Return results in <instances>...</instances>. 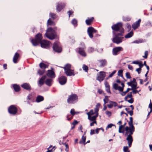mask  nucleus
<instances>
[{"label": "nucleus", "instance_id": "1", "mask_svg": "<svg viewBox=\"0 0 152 152\" xmlns=\"http://www.w3.org/2000/svg\"><path fill=\"white\" fill-rule=\"evenodd\" d=\"M42 34L39 33L36 35L35 38L32 39L31 42L34 46H37L40 43L42 47L45 48H48L50 44V42L46 40H42Z\"/></svg>", "mask_w": 152, "mask_h": 152}, {"label": "nucleus", "instance_id": "2", "mask_svg": "<svg viewBox=\"0 0 152 152\" xmlns=\"http://www.w3.org/2000/svg\"><path fill=\"white\" fill-rule=\"evenodd\" d=\"M56 28L53 29L51 28H49L47 29L45 34V36L50 39H53L57 36L56 31Z\"/></svg>", "mask_w": 152, "mask_h": 152}, {"label": "nucleus", "instance_id": "3", "mask_svg": "<svg viewBox=\"0 0 152 152\" xmlns=\"http://www.w3.org/2000/svg\"><path fill=\"white\" fill-rule=\"evenodd\" d=\"M113 33L115 35L112 39L113 42L117 44L121 43L124 39L123 37L124 33L120 32L118 34H115L113 32Z\"/></svg>", "mask_w": 152, "mask_h": 152}, {"label": "nucleus", "instance_id": "4", "mask_svg": "<svg viewBox=\"0 0 152 152\" xmlns=\"http://www.w3.org/2000/svg\"><path fill=\"white\" fill-rule=\"evenodd\" d=\"M64 69L65 72L67 76H74L75 74L74 70L71 69V65L69 64H66L63 67Z\"/></svg>", "mask_w": 152, "mask_h": 152}, {"label": "nucleus", "instance_id": "5", "mask_svg": "<svg viewBox=\"0 0 152 152\" xmlns=\"http://www.w3.org/2000/svg\"><path fill=\"white\" fill-rule=\"evenodd\" d=\"M134 132H125L124 135L127 137L126 140L128 141V144L129 147H131L132 146V143L133 141V138L132 135L133 134Z\"/></svg>", "mask_w": 152, "mask_h": 152}, {"label": "nucleus", "instance_id": "6", "mask_svg": "<svg viewBox=\"0 0 152 152\" xmlns=\"http://www.w3.org/2000/svg\"><path fill=\"white\" fill-rule=\"evenodd\" d=\"M78 101V96L76 94H72L68 96L67 102L69 104H74Z\"/></svg>", "mask_w": 152, "mask_h": 152}, {"label": "nucleus", "instance_id": "7", "mask_svg": "<svg viewBox=\"0 0 152 152\" xmlns=\"http://www.w3.org/2000/svg\"><path fill=\"white\" fill-rule=\"evenodd\" d=\"M112 28L115 31L124 33V29L122 28V24L121 23H118L116 24L113 25L112 26Z\"/></svg>", "mask_w": 152, "mask_h": 152}, {"label": "nucleus", "instance_id": "8", "mask_svg": "<svg viewBox=\"0 0 152 152\" xmlns=\"http://www.w3.org/2000/svg\"><path fill=\"white\" fill-rule=\"evenodd\" d=\"M53 48L54 51L58 53H60L62 50L61 46L58 42H55L53 44Z\"/></svg>", "mask_w": 152, "mask_h": 152}, {"label": "nucleus", "instance_id": "9", "mask_svg": "<svg viewBox=\"0 0 152 152\" xmlns=\"http://www.w3.org/2000/svg\"><path fill=\"white\" fill-rule=\"evenodd\" d=\"M123 48L121 47H117L113 49L112 53L113 55L116 56L119 54L121 51L123 50Z\"/></svg>", "mask_w": 152, "mask_h": 152}, {"label": "nucleus", "instance_id": "10", "mask_svg": "<svg viewBox=\"0 0 152 152\" xmlns=\"http://www.w3.org/2000/svg\"><path fill=\"white\" fill-rule=\"evenodd\" d=\"M81 44L82 46H83V48H79L78 49H77V50H78V52L80 55L83 56L85 57L86 56V54L84 51V50L86 48V47L83 43H81Z\"/></svg>", "mask_w": 152, "mask_h": 152}, {"label": "nucleus", "instance_id": "11", "mask_svg": "<svg viewBox=\"0 0 152 152\" xmlns=\"http://www.w3.org/2000/svg\"><path fill=\"white\" fill-rule=\"evenodd\" d=\"M132 97V92H130L125 97L124 100L129 103L132 104L134 102V99Z\"/></svg>", "mask_w": 152, "mask_h": 152}, {"label": "nucleus", "instance_id": "12", "mask_svg": "<svg viewBox=\"0 0 152 152\" xmlns=\"http://www.w3.org/2000/svg\"><path fill=\"white\" fill-rule=\"evenodd\" d=\"M128 124L129 127L126 126L125 127V132H134L135 131V128L134 126L133 125V122L129 121Z\"/></svg>", "mask_w": 152, "mask_h": 152}, {"label": "nucleus", "instance_id": "13", "mask_svg": "<svg viewBox=\"0 0 152 152\" xmlns=\"http://www.w3.org/2000/svg\"><path fill=\"white\" fill-rule=\"evenodd\" d=\"M105 77V73L104 72H100L99 74L97 75V80L99 81L103 80Z\"/></svg>", "mask_w": 152, "mask_h": 152}, {"label": "nucleus", "instance_id": "14", "mask_svg": "<svg viewBox=\"0 0 152 152\" xmlns=\"http://www.w3.org/2000/svg\"><path fill=\"white\" fill-rule=\"evenodd\" d=\"M87 31L90 37L91 38L93 37V33L97 32V31L92 27H89L88 28Z\"/></svg>", "mask_w": 152, "mask_h": 152}, {"label": "nucleus", "instance_id": "15", "mask_svg": "<svg viewBox=\"0 0 152 152\" xmlns=\"http://www.w3.org/2000/svg\"><path fill=\"white\" fill-rule=\"evenodd\" d=\"M71 115H68L67 116V118L68 121H70L73 118V116L76 114H78L79 112H75V110L74 109H71L70 111Z\"/></svg>", "mask_w": 152, "mask_h": 152}, {"label": "nucleus", "instance_id": "16", "mask_svg": "<svg viewBox=\"0 0 152 152\" xmlns=\"http://www.w3.org/2000/svg\"><path fill=\"white\" fill-rule=\"evenodd\" d=\"M9 113L12 115L15 114L17 112V108L14 105H11L8 108Z\"/></svg>", "mask_w": 152, "mask_h": 152}, {"label": "nucleus", "instance_id": "17", "mask_svg": "<svg viewBox=\"0 0 152 152\" xmlns=\"http://www.w3.org/2000/svg\"><path fill=\"white\" fill-rule=\"evenodd\" d=\"M121 85L122 87L119 86L117 84L115 83L113 84V87L115 90H118L120 91H122L124 90V83H121Z\"/></svg>", "mask_w": 152, "mask_h": 152}, {"label": "nucleus", "instance_id": "18", "mask_svg": "<svg viewBox=\"0 0 152 152\" xmlns=\"http://www.w3.org/2000/svg\"><path fill=\"white\" fill-rule=\"evenodd\" d=\"M58 81L59 83L62 85L65 84L67 81V78L66 77L64 76H62L58 79Z\"/></svg>", "mask_w": 152, "mask_h": 152}, {"label": "nucleus", "instance_id": "19", "mask_svg": "<svg viewBox=\"0 0 152 152\" xmlns=\"http://www.w3.org/2000/svg\"><path fill=\"white\" fill-rule=\"evenodd\" d=\"M141 21V20L139 19L138 21L132 25V28L134 30H135L139 27Z\"/></svg>", "mask_w": 152, "mask_h": 152}, {"label": "nucleus", "instance_id": "20", "mask_svg": "<svg viewBox=\"0 0 152 152\" xmlns=\"http://www.w3.org/2000/svg\"><path fill=\"white\" fill-rule=\"evenodd\" d=\"M65 6V4L64 3H58L56 6V10L59 12L63 9Z\"/></svg>", "mask_w": 152, "mask_h": 152}, {"label": "nucleus", "instance_id": "21", "mask_svg": "<svg viewBox=\"0 0 152 152\" xmlns=\"http://www.w3.org/2000/svg\"><path fill=\"white\" fill-rule=\"evenodd\" d=\"M99 62L100 64V66L101 67H104L107 64V61L106 59H102L99 60Z\"/></svg>", "mask_w": 152, "mask_h": 152}, {"label": "nucleus", "instance_id": "22", "mask_svg": "<svg viewBox=\"0 0 152 152\" xmlns=\"http://www.w3.org/2000/svg\"><path fill=\"white\" fill-rule=\"evenodd\" d=\"M126 123H125L124 125L120 126L118 132L120 133L124 134L125 133V126L126 125Z\"/></svg>", "mask_w": 152, "mask_h": 152}, {"label": "nucleus", "instance_id": "23", "mask_svg": "<svg viewBox=\"0 0 152 152\" xmlns=\"http://www.w3.org/2000/svg\"><path fill=\"white\" fill-rule=\"evenodd\" d=\"M46 77V76L44 75L39 79L38 82V85L40 86H41L43 84Z\"/></svg>", "mask_w": 152, "mask_h": 152}, {"label": "nucleus", "instance_id": "24", "mask_svg": "<svg viewBox=\"0 0 152 152\" xmlns=\"http://www.w3.org/2000/svg\"><path fill=\"white\" fill-rule=\"evenodd\" d=\"M47 76L51 78H54L55 77L54 72L51 70H48L47 73Z\"/></svg>", "mask_w": 152, "mask_h": 152}, {"label": "nucleus", "instance_id": "25", "mask_svg": "<svg viewBox=\"0 0 152 152\" xmlns=\"http://www.w3.org/2000/svg\"><path fill=\"white\" fill-rule=\"evenodd\" d=\"M21 87L23 88L30 90L31 89V87L29 84L27 83H24L21 86Z\"/></svg>", "mask_w": 152, "mask_h": 152}, {"label": "nucleus", "instance_id": "26", "mask_svg": "<svg viewBox=\"0 0 152 152\" xmlns=\"http://www.w3.org/2000/svg\"><path fill=\"white\" fill-rule=\"evenodd\" d=\"M19 57V54L17 53H15L14 55L13 59V61L14 63H16L17 62Z\"/></svg>", "mask_w": 152, "mask_h": 152}, {"label": "nucleus", "instance_id": "27", "mask_svg": "<svg viewBox=\"0 0 152 152\" xmlns=\"http://www.w3.org/2000/svg\"><path fill=\"white\" fill-rule=\"evenodd\" d=\"M97 116L98 114L96 115H94L92 116L89 115H88V118L89 120L91 121H96V119Z\"/></svg>", "mask_w": 152, "mask_h": 152}, {"label": "nucleus", "instance_id": "28", "mask_svg": "<svg viewBox=\"0 0 152 152\" xmlns=\"http://www.w3.org/2000/svg\"><path fill=\"white\" fill-rule=\"evenodd\" d=\"M40 67L42 69H45L48 67V65L43 63H41L39 64Z\"/></svg>", "mask_w": 152, "mask_h": 152}, {"label": "nucleus", "instance_id": "29", "mask_svg": "<svg viewBox=\"0 0 152 152\" xmlns=\"http://www.w3.org/2000/svg\"><path fill=\"white\" fill-rule=\"evenodd\" d=\"M43 97L41 96H38L36 98V101L37 102H39L44 100Z\"/></svg>", "mask_w": 152, "mask_h": 152}, {"label": "nucleus", "instance_id": "30", "mask_svg": "<svg viewBox=\"0 0 152 152\" xmlns=\"http://www.w3.org/2000/svg\"><path fill=\"white\" fill-rule=\"evenodd\" d=\"M52 80L51 79L49 78L46 80L45 81L46 84L48 86H50L52 85Z\"/></svg>", "mask_w": 152, "mask_h": 152}, {"label": "nucleus", "instance_id": "31", "mask_svg": "<svg viewBox=\"0 0 152 152\" xmlns=\"http://www.w3.org/2000/svg\"><path fill=\"white\" fill-rule=\"evenodd\" d=\"M133 35V32L132 31H131L130 32L127 34L125 36V38L127 39L132 37Z\"/></svg>", "mask_w": 152, "mask_h": 152}, {"label": "nucleus", "instance_id": "32", "mask_svg": "<svg viewBox=\"0 0 152 152\" xmlns=\"http://www.w3.org/2000/svg\"><path fill=\"white\" fill-rule=\"evenodd\" d=\"M13 87L15 91L16 92L19 91L20 90V86L16 84H14L13 86Z\"/></svg>", "mask_w": 152, "mask_h": 152}, {"label": "nucleus", "instance_id": "33", "mask_svg": "<svg viewBox=\"0 0 152 152\" xmlns=\"http://www.w3.org/2000/svg\"><path fill=\"white\" fill-rule=\"evenodd\" d=\"M93 19L94 18L92 17L91 18L86 20V24L88 25H90L91 24Z\"/></svg>", "mask_w": 152, "mask_h": 152}, {"label": "nucleus", "instance_id": "34", "mask_svg": "<svg viewBox=\"0 0 152 152\" xmlns=\"http://www.w3.org/2000/svg\"><path fill=\"white\" fill-rule=\"evenodd\" d=\"M55 23L53 21L51 20L50 19H49L47 22V25L54 26L55 25Z\"/></svg>", "mask_w": 152, "mask_h": 152}, {"label": "nucleus", "instance_id": "35", "mask_svg": "<svg viewBox=\"0 0 152 152\" xmlns=\"http://www.w3.org/2000/svg\"><path fill=\"white\" fill-rule=\"evenodd\" d=\"M123 70L122 69H120L118 70V75L122 77L123 79H124V77L123 75Z\"/></svg>", "mask_w": 152, "mask_h": 152}, {"label": "nucleus", "instance_id": "36", "mask_svg": "<svg viewBox=\"0 0 152 152\" xmlns=\"http://www.w3.org/2000/svg\"><path fill=\"white\" fill-rule=\"evenodd\" d=\"M86 140V137L83 136L82 137L81 140L80 142V143H83L84 145H85L86 144V143H85Z\"/></svg>", "mask_w": 152, "mask_h": 152}, {"label": "nucleus", "instance_id": "37", "mask_svg": "<svg viewBox=\"0 0 152 152\" xmlns=\"http://www.w3.org/2000/svg\"><path fill=\"white\" fill-rule=\"evenodd\" d=\"M124 152H130L129 148L127 146H125L123 147Z\"/></svg>", "mask_w": 152, "mask_h": 152}, {"label": "nucleus", "instance_id": "38", "mask_svg": "<svg viewBox=\"0 0 152 152\" xmlns=\"http://www.w3.org/2000/svg\"><path fill=\"white\" fill-rule=\"evenodd\" d=\"M45 72V69H42V70H39L38 71V73L39 75H42Z\"/></svg>", "mask_w": 152, "mask_h": 152}, {"label": "nucleus", "instance_id": "39", "mask_svg": "<svg viewBox=\"0 0 152 152\" xmlns=\"http://www.w3.org/2000/svg\"><path fill=\"white\" fill-rule=\"evenodd\" d=\"M104 105H105V104L107 103L108 102V96H105L104 98Z\"/></svg>", "mask_w": 152, "mask_h": 152}, {"label": "nucleus", "instance_id": "40", "mask_svg": "<svg viewBox=\"0 0 152 152\" xmlns=\"http://www.w3.org/2000/svg\"><path fill=\"white\" fill-rule=\"evenodd\" d=\"M83 69L86 72H87L88 70V68L87 66L85 64H83Z\"/></svg>", "mask_w": 152, "mask_h": 152}, {"label": "nucleus", "instance_id": "41", "mask_svg": "<svg viewBox=\"0 0 152 152\" xmlns=\"http://www.w3.org/2000/svg\"><path fill=\"white\" fill-rule=\"evenodd\" d=\"M50 17L53 19H55L57 17L56 15L54 13H50Z\"/></svg>", "mask_w": 152, "mask_h": 152}, {"label": "nucleus", "instance_id": "42", "mask_svg": "<svg viewBox=\"0 0 152 152\" xmlns=\"http://www.w3.org/2000/svg\"><path fill=\"white\" fill-rule=\"evenodd\" d=\"M95 113H94L93 110H91L89 112L87 113V114L88 115L91 116L94 114Z\"/></svg>", "mask_w": 152, "mask_h": 152}, {"label": "nucleus", "instance_id": "43", "mask_svg": "<svg viewBox=\"0 0 152 152\" xmlns=\"http://www.w3.org/2000/svg\"><path fill=\"white\" fill-rule=\"evenodd\" d=\"M77 21L75 19H73L72 21V23L75 26L77 25Z\"/></svg>", "mask_w": 152, "mask_h": 152}, {"label": "nucleus", "instance_id": "44", "mask_svg": "<svg viewBox=\"0 0 152 152\" xmlns=\"http://www.w3.org/2000/svg\"><path fill=\"white\" fill-rule=\"evenodd\" d=\"M110 102L111 104L113 107L114 106V107H115L118 106L117 103L115 102L110 101Z\"/></svg>", "mask_w": 152, "mask_h": 152}, {"label": "nucleus", "instance_id": "45", "mask_svg": "<svg viewBox=\"0 0 152 152\" xmlns=\"http://www.w3.org/2000/svg\"><path fill=\"white\" fill-rule=\"evenodd\" d=\"M131 19V18L129 17H124L123 18V20L124 21H129Z\"/></svg>", "mask_w": 152, "mask_h": 152}, {"label": "nucleus", "instance_id": "46", "mask_svg": "<svg viewBox=\"0 0 152 152\" xmlns=\"http://www.w3.org/2000/svg\"><path fill=\"white\" fill-rule=\"evenodd\" d=\"M126 28L128 29V31H129L131 30V26L129 24L127 23L126 24Z\"/></svg>", "mask_w": 152, "mask_h": 152}, {"label": "nucleus", "instance_id": "47", "mask_svg": "<svg viewBox=\"0 0 152 152\" xmlns=\"http://www.w3.org/2000/svg\"><path fill=\"white\" fill-rule=\"evenodd\" d=\"M106 114L109 117H110L112 114V113L109 111H107L105 112Z\"/></svg>", "mask_w": 152, "mask_h": 152}, {"label": "nucleus", "instance_id": "48", "mask_svg": "<svg viewBox=\"0 0 152 152\" xmlns=\"http://www.w3.org/2000/svg\"><path fill=\"white\" fill-rule=\"evenodd\" d=\"M94 50L93 48L91 47H89L88 48V52L89 53L92 52Z\"/></svg>", "mask_w": 152, "mask_h": 152}, {"label": "nucleus", "instance_id": "49", "mask_svg": "<svg viewBox=\"0 0 152 152\" xmlns=\"http://www.w3.org/2000/svg\"><path fill=\"white\" fill-rule=\"evenodd\" d=\"M116 72V71L115 70L111 74H110L109 76L108 77V78L111 77L113 76V75Z\"/></svg>", "mask_w": 152, "mask_h": 152}, {"label": "nucleus", "instance_id": "50", "mask_svg": "<svg viewBox=\"0 0 152 152\" xmlns=\"http://www.w3.org/2000/svg\"><path fill=\"white\" fill-rule=\"evenodd\" d=\"M137 83H132V89H137Z\"/></svg>", "mask_w": 152, "mask_h": 152}, {"label": "nucleus", "instance_id": "51", "mask_svg": "<svg viewBox=\"0 0 152 152\" xmlns=\"http://www.w3.org/2000/svg\"><path fill=\"white\" fill-rule=\"evenodd\" d=\"M65 146V147H66L65 148V151L66 152H68L69 151V146L67 144H66V143H64L63 144Z\"/></svg>", "mask_w": 152, "mask_h": 152}, {"label": "nucleus", "instance_id": "52", "mask_svg": "<svg viewBox=\"0 0 152 152\" xmlns=\"http://www.w3.org/2000/svg\"><path fill=\"white\" fill-rule=\"evenodd\" d=\"M148 55V51H145V56H143V57L145 58H147Z\"/></svg>", "mask_w": 152, "mask_h": 152}, {"label": "nucleus", "instance_id": "53", "mask_svg": "<svg viewBox=\"0 0 152 152\" xmlns=\"http://www.w3.org/2000/svg\"><path fill=\"white\" fill-rule=\"evenodd\" d=\"M126 78H127L130 79L131 78L130 73L129 72H127L126 73Z\"/></svg>", "mask_w": 152, "mask_h": 152}, {"label": "nucleus", "instance_id": "54", "mask_svg": "<svg viewBox=\"0 0 152 152\" xmlns=\"http://www.w3.org/2000/svg\"><path fill=\"white\" fill-rule=\"evenodd\" d=\"M114 126V125L113 124H110L107 125V126L106 127V129H109V128H111L113 126Z\"/></svg>", "mask_w": 152, "mask_h": 152}, {"label": "nucleus", "instance_id": "55", "mask_svg": "<svg viewBox=\"0 0 152 152\" xmlns=\"http://www.w3.org/2000/svg\"><path fill=\"white\" fill-rule=\"evenodd\" d=\"M132 93H133V94H135L137 93H138L139 91L136 90V89H132Z\"/></svg>", "mask_w": 152, "mask_h": 152}, {"label": "nucleus", "instance_id": "56", "mask_svg": "<svg viewBox=\"0 0 152 152\" xmlns=\"http://www.w3.org/2000/svg\"><path fill=\"white\" fill-rule=\"evenodd\" d=\"M142 42V41L140 40H139L134 41L133 42L134 43H141Z\"/></svg>", "mask_w": 152, "mask_h": 152}, {"label": "nucleus", "instance_id": "57", "mask_svg": "<svg viewBox=\"0 0 152 152\" xmlns=\"http://www.w3.org/2000/svg\"><path fill=\"white\" fill-rule=\"evenodd\" d=\"M106 90L107 93H109L110 94L111 93L110 90V87H107V88H106Z\"/></svg>", "mask_w": 152, "mask_h": 152}, {"label": "nucleus", "instance_id": "58", "mask_svg": "<svg viewBox=\"0 0 152 152\" xmlns=\"http://www.w3.org/2000/svg\"><path fill=\"white\" fill-rule=\"evenodd\" d=\"M139 66H140L139 68H141L143 66V64H142V62L141 61H140L139 63V64H138Z\"/></svg>", "mask_w": 152, "mask_h": 152}, {"label": "nucleus", "instance_id": "59", "mask_svg": "<svg viewBox=\"0 0 152 152\" xmlns=\"http://www.w3.org/2000/svg\"><path fill=\"white\" fill-rule=\"evenodd\" d=\"M92 121V123H91L90 124V125L91 126H94V124H97V123H96V121Z\"/></svg>", "mask_w": 152, "mask_h": 152}, {"label": "nucleus", "instance_id": "60", "mask_svg": "<svg viewBox=\"0 0 152 152\" xmlns=\"http://www.w3.org/2000/svg\"><path fill=\"white\" fill-rule=\"evenodd\" d=\"M77 121L76 120H75L72 124L73 126H75L76 124H77Z\"/></svg>", "mask_w": 152, "mask_h": 152}, {"label": "nucleus", "instance_id": "61", "mask_svg": "<svg viewBox=\"0 0 152 152\" xmlns=\"http://www.w3.org/2000/svg\"><path fill=\"white\" fill-rule=\"evenodd\" d=\"M141 69V68H138L136 69V71L138 72V74H140V73Z\"/></svg>", "mask_w": 152, "mask_h": 152}, {"label": "nucleus", "instance_id": "62", "mask_svg": "<svg viewBox=\"0 0 152 152\" xmlns=\"http://www.w3.org/2000/svg\"><path fill=\"white\" fill-rule=\"evenodd\" d=\"M128 113L131 116H132L133 114V111L132 110L128 111Z\"/></svg>", "mask_w": 152, "mask_h": 152}, {"label": "nucleus", "instance_id": "63", "mask_svg": "<svg viewBox=\"0 0 152 152\" xmlns=\"http://www.w3.org/2000/svg\"><path fill=\"white\" fill-rule=\"evenodd\" d=\"M140 62L138 61H134L132 62V63L136 64H138Z\"/></svg>", "mask_w": 152, "mask_h": 152}, {"label": "nucleus", "instance_id": "64", "mask_svg": "<svg viewBox=\"0 0 152 152\" xmlns=\"http://www.w3.org/2000/svg\"><path fill=\"white\" fill-rule=\"evenodd\" d=\"M73 12L72 11H69L68 12V13L69 15V17H70V15H72Z\"/></svg>", "mask_w": 152, "mask_h": 152}]
</instances>
